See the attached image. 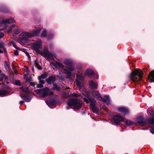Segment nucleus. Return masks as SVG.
Segmentation results:
<instances>
[{
    "label": "nucleus",
    "instance_id": "nucleus-1",
    "mask_svg": "<svg viewBox=\"0 0 154 154\" xmlns=\"http://www.w3.org/2000/svg\"><path fill=\"white\" fill-rule=\"evenodd\" d=\"M143 72L140 69L136 70L132 72L131 76V79L134 82H138L142 80Z\"/></svg>",
    "mask_w": 154,
    "mask_h": 154
},
{
    "label": "nucleus",
    "instance_id": "nucleus-2",
    "mask_svg": "<svg viewBox=\"0 0 154 154\" xmlns=\"http://www.w3.org/2000/svg\"><path fill=\"white\" fill-rule=\"evenodd\" d=\"M68 106L66 107V109H68L70 108V106H73L74 109L75 110L78 109H80L82 106V103L77 99H72L69 100L67 103Z\"/></svg>",
    "mask_w": 154,
    "mask_h": 154
},
{
    "label": "nucleus",
    "instance_id": "nucleus-3",
    "mask_svg": "<svg viewBox=\"0 0 154 154\" xmlns=\"http://www.w3.org/2000/svg\"><path fill=\"white\" fill-rule=\"evenodd\" d=\"M76 78L75 80L77 87L80 91L83 90L84 89V86L83 85V82L84 80V76L82 74H76Z\"/></svg>",
    "mask_w": 154,
    "mask_h": 154
},
{
    "label": "nucleus",
    "instance_id": "nucleus-4",
    "mask_svg": "<svg viewBox=\"0 0 154 154\" xmlns=\"http://www.w3.org/2000/svg\"><path fill=\"white\" fill-rule=\"evenodd\" d=\"M38 53L41 56L51 60L53 59L54 57H55L56 56L54 54L50 53L46 48H45L43 51H40Z\"/></svg>",
    "mask_w": 154,
    "mask_h": 154
},
{
    "label": "nucleus",
    "instance_id": "nucleus-5",
    "mask_svg": "<svg viewBox=\"0 0 154 154\" xmlns=\"http://www.w3.org/2000/svg\"><path fill=\"white\" fill-rule=\"evenodd\" d=\"M35 91L37 94L41 95L43 97L53 94L52 92H49V89L47 87L42 89H36Z\"/></svg>",
    "mask_w": 154,
    "mask_h": 154
},
{
    "label": "nucleus",
    "instance_id": "nucleus-6",
    "mask_svg": "<svg viewBox=\"0 0 154 154\" xmlns=\"http://www.w3.org/2000/svg\"><path fill=\"white\" fill-rule=\"evenodd\" d=\"M43 45V42L41 40H38L35 42L32 45V49L37 53H38L42 49Z\"/></svg>",
    "mask_w": 154,
    "mask_h": 154
},
{
    "label": "nucleus",
    "instance_id": "nucleus-7",
    "mask_svg": "<svg viewBox=\"0 0 154 154\" xmlns=\"http://www.w3.org/2000/svg\"><path fill=\"white\" fill-rule=\"evenodd\" d=\"M89 100L91 102V106L92 110L94 112L97 113L98 112V111L95 106L96 103L95 100L93 98H91L89 99Z\"/></svg>",
    "mask_w": 154,
    "mask_h": 154
},
{
    "label": "nucleus",
    "instance_id": "nucleus-8",
    "mask_svg": "<svg viewBox=\"0 0 154 154\" xmlns=\"http://www.w3.org/2000/svg\"><path fill=\"white\" fill-rule=\"evenodd\" d=\"M113 119L116 125H119L120 122L124 120V119L121 116L118 115L113 116Z\"/></svg>",
    "mask_w": 154,
    "mask_h": 154
},
{
    "label": "nucleus",
    "instance_id": "nucleus-9",
    "mask_svg": "<svg viewBox=\"0 0 154 154\" xmlns=\"http://www.w3.org/2000/svg\"><path fill=\"white\" fill-rule=\"evenodd\" d=\"M137 121L140 125L142 126H145L147 124L146 120L142 117L138 118L137 119Z\"/></svg>",
    "mask_w": 154,
    "mask_h": 154
},
{
    "label": "nucleus",
    "instance_id": "nucleus-10",
    "mask_svg": "<svg viewBox=\"0 0 154 154\" xmlns=\"http://www.w3.org/2000/svg\"><path fill=\"white\" fill-rule=\"evenodd\" d=\"M14 20L12 18H9L6 20H3L1 23H0V28L1 25L3 24L6 25L7 24H10L12 23H14Z\"/></svg>",
    "mask_w": 154,
    "mask_h": 154
},
{
    "label": "nucleus",
    "instance_id": "nucleus-11",
    "mask_svg": "<svg viewBox=\"0 0 154 154\" xmlns=\"http://www.w3.org/2000/svg\"><path fill=\"white\" fill-rule=\"evenodd\" d=\"M92 95L97 100L101 101L102 100V98L100 94L98 92L95 91H93L92 93Z\"/></svg>",
    "mask_w": 154,
    "mask_h": 154
},
{
    "label": "nucleus",
    "instance_id": "nucleus-12",
    "mask_svg": "<svg viewBox=\"0 0 154 154\" xmlns=\"http://www.w3.org/2000/svg\"><path fill=\"white\" fill-rule=\"evenodd\" d=\"M23 39H28V38L33 36V35L31 32H24L22 33Z\"/></svg>",
    "mask_w": 154,
    "mask_h": 154
},
{
    "label": "nucleus",
    "instance_id": "nucleus-13",
    "mask_svg": "<svg viewBox=\"0 0 154 154\" xmlns=\"http://www.w3.org/2000/svg\"><path fill=\"white\" fill-rule=\"evenodd\" d=\"M118 111L125 115L128 114L129 112V111L127 109L123 107L119 108L118 109Z\"/></svg>",
    "mask_w": 154,
    "mask_h": 154
},
{
    "label": "nucleus",
    "instance_id": "nucleus-14",
    "mask_svg": "<svg viewBox=\"0 0 154 154\" xmlns=\"http://www.w3.org/2000/svg\"><path fill=\"white\" fill-rule=\"evenodd\" d=\"M89 85L91 88L92 89H97L98 87V84L96 82H94L91 81L89 82Z\"/></svg>",
    "mask_w": 154,
    "mask_h": 154
},
{
    "label": "nucleus",
    "instance_id": "nucleus-15",
    "mask_svg": "<svg viewBox=\"0 0 154 154\" xmlns=\"http://www.w3.org/2000/svg\"><path fill=\"white\" fill-rule=\"evenodd\" d=\"M55 78L53 76H51L46 79L47 82L49 84L54 83L55 81Z\"/></svg>",
    "mask_w": 154,
    "mask_h": 154
},
{
    "label": "nucleus",
    "instance_id": "nucleus-16",
    "mask_svg": "<svg viewBox=\"0 0 154 154\" xmlns=\"http://www.w3.org/2000/svg\"><path fill=\"white\" fill-rule=\"evenodd\" d=\"M85 75L87 76L91 77L94 75V73L93 71L90 69H88L86 70Z\"/></svg>",
    "mask_w": 154,
    "mask_h": 154
},
{
    "label": "nucleus",
    "instance_id": "nucleus-17",
    "mask_svg": "<svg viewBox=\"0 0 154 154\" xmlns=\"http://www.w3.org/2000/svg\"><path fill=\"white\" fill-rule=\"evenodd\" d=\"M149 78L150 82H154V70L150 72Z\"/></svg>",
    "mask_w": 154,
    "mask_h": 154
},
{
    "label": "nucleus",
    "instance_id": "nucleus-18",
    "mask_svg": "<svg viewBox=\"0 0 154 154\" xmlns=\"http://www.w3.org/2000/svg\"><path fill=\"white\" fill-rule=\"evenodd\" d=\"M64 63L66 65V67L72 65V61L70 59H66L64 60Z\"/></svg>",
    "mask_w": 154,
    "mask_h": 154
},
{
    "label": "nucleus",
    "instance_id": "nucleus-19",
    "mask_svg": "<svg viewBox=\"0 0 154 154\" xmlns=\"http://www.w3.org/2000/svg\"><path fill=\"white\" fill-rule=\"evenodd\" d=\"M153 115L151 116V117L149 119L148 121V122L149 123L152 124H154V112H153Z\"/></svg>",
    "mask_w": 154,
    "mask_h": 154
},
{
    "label": "nucleus",
    "instance_id": "nucleus-20",
    "mask_svg": "<svg viewBox=\"0 0 154 154\" xmlns=\"http://www.w3.org/2000/svg\"><path fill=\"white\" fill-rule=\"evenodd\" d=\"M61 95L63 97H67L70 96V94L68 91H63L61 94Z\"/></svg>",
    "mask_w": 154,
    "mask_h": 154
},
{
    "label": "nucleus",
    "instance_id": "nucleus-21",
    "mask_svg": "<svg viewBox=\"0 0 154 154\" xmlns=\"http://www.w3.org/2000/svg\"><path fill=\"white\" fill-rule=\"evenodd\" d=\"M63 70L64 71V73L66 75V76L69 77H70L71 75V72L68 70L66 68H64L63 69Z\"/></svg>",
    "mask_w": 154,
    "mask_h": 154
},
{
    "label": "nucleus",
    "instance_id": "nucleus-22",
    "mask_svg": "<svg viewBox=\"0 0 154 154\" xmlns=\"http://www.w3.org/2000/svg\"><path fill=\"white\" fill-rule=\"evenodd\" d=\"M21 97L25 100L27 102H29L31 100V98L29 96H27L25 95H21Z\"/></svg>",
    "mask_w": 154,
    "mask_h": 154
},
{
    "label": "nucleus",
    "instance_id": "nucleus-23",
    "mask_svg": "<svg viewBox=\"0 0 154 154\" xmlns=\"http://www.w3.org/2000/svg\"><path fill=\"white\" fill-rule=\"evenodd\" d=\"M20 88L22 91L27 94H29L30 92L28 88L25 86H23Z\"/></svg>",
    "mask_w": 154,
    "mask_h": 154
},
{
    "label": "nucleus",
    "instance_id": "nucleus-24",
    "mask_svg": "<svg viewBox=\"0 0 154 154\" xmlns=\"http://www.w3.org/2000/svg\"><path fill=\"white\" fill-rule=\"evenodd\" d=\"M20 32V29L18 28H16L14 29V31H12V34L13 35H15L18 34Z\"/></svg>",
    "mask_w": 154,
    "mask_h": 154
},
{
    "label": "nucleus",
    "instance_id": "nucleus-25",
    "mask_svg": "<svg viewBox=\"0 0 154 154\" xmlns=\"http://www.w3.org/2000/svg\"><path fill=\"white\" fill-rule=\"evenodd\" d=\"M7 79L8 78L7 76H6L3 73H1V71H0V81H2L4 79Z\"/></svg>",
    "mask_w": 154,
    "mask_h": 154
},
{
    "label": "nucleus",
    "instance_id": "nucleus-26",
    "mask_svg": "<svg viewBox=\"0 0 154 154\" xmlns=\"http://www.w3.org/2000/svg\"><path fill=\"white\" fill-rule=\"evenodd\" d=\"M103 101L106 102L108 104H109L110 103V101L109 98L107 96H105L104 97Z\"/></svg>",
    "mask_w": 154,
    "mask_h": 154
},
{
    "label": "nucleus",
    "instance_id": "nucleus-27",
    "mask_svg": "<svg viewBox=\"0 0 154 154\" xmlns=\"http://www.w3.org/2000/svg\"><path fill=\"white\" fill-rule=\"evenodd\" d=\"M34 63L36 67H37L38 69L39 70H41L42 69V67L39 65L38 61L36 60L34 62Z\"/></svg>",
    "mask_w": 154,
    "mask_h": 154
},
{
    "label": "nucleus",
    "instance_id": "nucleus-28",
    "mask_svg": "<svg viewBox=\"0 0 154 154\" xmlns=\"http://www.w3.org/2000/svg\"><path fill=\"white\" fill-rule=\"evenodd\" d=\"M40 29H39L33 30L32 32V33L33 35V36L38 35L40 32Z\"/></svg>",
    "mask_w": 154,
    "mask_h": 154
},
{
    "label": "nucleus",
    "instance_id": "nucleus-29",
    "mask_svg": "<svg viewBox=\"0 0 154 154\" xmlns=\"http://www.w3.org/2000/svg\"><path fill=\"white\" fill-rule=\"evenodd\" d=\"M8 91L6 90H0V96H3L7 94Z\"/></svg>",
    "mask_w": 154,
    "mask_h": 154
},
{
    "label": "nucleus",
    "instance_id": "nucleus-30",
    "mask_svg": "<svg viewBox=\"0 0 154 154\" xmlns=\"http://www.w3.org/2000/svg\"><path fill=\"white\" fill-rule=\"evenodd\" d=\"M47 77V75L46 74H42L38 77V79H45Z\"/></svg>",
    "mask_w": 154,
    "mask_h": 154
},
{
    "label": "nucleus",
    "instance_id": "nucleus-31",
    "mask_svg": "<svg viewBox=\"0 0 154 154\" xmlns=\"http://www.w3.org/2000/svg\"><path fill=\"white\" fill-rule=\"evenodd\" d=\"M51 66L53 68L54 70H56L57 69V67L56 66V64L53 63H50Z\"/></svg>",
    "mask_w": 154,
    "mask_h": 154
},
{
    "label": "nucleus",
    "instance_id": "nucleus-32",
    "mask_svg": "<svg viewBox=\"0 0 154 154\" xmlns=\"http://www.w3.org/2000/svg\"><path fill=\"white\" fill-rule=\"evenodd\" d=\"M56 64L59 67L61 68H63L64 67V66L60 62L56 61Z\"/></svg>",
    "mask_w": 154,
    "mask_h": 154
},
{
    "label": "nucleus",
    "instance_id": "nucleus-33",
    "mask_svg": "<svg viewBox=\"0 0 154 154\" xmlns=\"http://www.w3.org/2000/svg\"><path fill=\"white\" fill-rule=\"evenodd\" d=\"M69 70L71 71H74L75 69V68L74 66L72 65H70V66H68L67 67Z\"/></svg>",
    "mask_w": 154,
    "mask_h": 154
},
{
    "label": "nucleus",
    "instance_id": "nucleus-34",
    "mask_svg": "<svg viewBox=\"0 0 154 154\" xmlns=\"http://www.w3.org/2000/svg\"><path fill=\"white\" fill-rule=\"evenodd\" d=\"M47 34V32L45 30H44L42 32L41 35V36L42 37H45Z\"/></svg>",
    "mask_w": 154,
    "mask_h": 154
},
{
    "label": "nucleus",
    "instance_id": "nucleus-35",
    "mask_svg": "<svg viewBox=\"0 0 154 154\" xmlns=\"http://www.w3.org/2000/svg\"><path fill=\"white\" fill-rule=\"evenodd\" d=\"M46 103L49 107L51 108V106L53 105V103H51L50 100L46 101Z\"/></svg>",
    "mask_w": 154,
    "mask_h": 154
},
{
    "label": "nucleus",
    "instance_id": "nucleus-36",
    "mask_svg": "<svg viewBox=\"0 0 154 154\" xmlns=\"http://www.w3.org/2000/svg\"><path fill=\"white\" fill-rule=\"evenodd\" d=\"M14 27L15 25L14 24L12 25L11 27L8 30V32L9 33L11 32H12V29Z\"/></svg>",
    "mask_w": 154,
    "mask_h": 154
},
{
    "label": "nucleus",
    "instance_id": "nucleus-37",
    "mask_svg": "<svg viewBox=\"0 0 154 154\" xmlns=\"http://www.w3.org/2000/svg\"><path fill=\"white\" fill-rule=\"evenodd\" d=\"M125 122L126 123V124L127 125H133V122L130 121H129V120L126 121Z\"/></svg>",
    "mask_w": 154,
    "mask_h": 154
},
{
    "label": "nucleus",
    "instance_id": "nucleus-38",
    "mask_svg": "<svg viewBox=\"0 0 154 154\" xmlns=\"http://www.w3.org/2000/svg\"><path fill=\"white\" fill-rule=\"evenodd\" d=\"M78 95L75 93H71L70 94L69 97H78Z\"/></svg>",
    "mask_w": 154,
    "mask_h": 154
},
{
    "label": "nucleus",
    "instance_id": "nucleus-39",
    "mask_svg": "<svg viewBox=\"0 0 154 154\" xmlns=\"http://www.w3.org/2000/svg\"><path fill=\"white\" fill-rule=\"evenodd\" d=\"M4 29H5L4 28L0 29V39L2 38L4 35V34L3 33L1 32V31L2 30Z\"/></svg>",
    "mask_w": 154,
    "mask_h": 154
},
{
    "label": "nucleus",
    "instance_id": "nucleus-40",
    "mask_svg": "<svg viewBox=\"0 0 154 154\" xmlns=\"http://www.w3.org/2000/svg\"><path fill=\"white\" fill-rule=\"evenodd\" d=\"M38 80L39 81V83H40V84H42V85L43 84H44L45 81H44V80H43V79H38Z\"/></svg>",
    "mask_w": 154,
    "mask_h": 154
},
{
    "label": "nucleus",
    "instance_id": "nucleus-41",
    "mask_svg": "<svg viewBox=\"0 0 154 154\" xmlns=\"http://www.w3.org/2000/svg\"><path fill=\"white\" fill-rule=\"evenodd\" d=\"M53 89H56L57 90H59V88L58 87L56 84H54V85Z\"/></svg>",
    "mask_w": 154,
    "mask_h": 154
},
{
    "label": "nucleus",
    "instance_id": "nucleus-42",
    "mask_svg": "<svg viewBox=\"0 0 154 154\" xmlns=\"http://www.w3.org/2000/svg\"><path fill=\"white\" fill-rule=\"evenodd\" d=\"M15 84L16 85L20 86L21 85V83L19 80L16 81L15 82Z\"/></svg>",
    "mask_w": 154,
    "mask_h": 154
},
{
    "label": "nucleus",
    "instance_id": "nucleus-43",
    "mask_svg": "<svg viewBox=\"0 0 154 154\" xmlns=\"http://www.w3.org/2000/svg\"><path fill=\"white\" fill-rule=\"evenodd\" d=\"M5 69L7 70L9 69V66L7 63H6L5 64Z\"/></svg>",
    "mask_w": 154,
    "mask_h": 154
},
{
    "label": "nucleus",
    "instance_id": "nucleus-44",
    "mask_svg": "<svg viewBox=\"0 0 154 154\" xmlns=\"http://www.w3.org/2000/svg\"><path fill=\"white\" fill-rule=\"evenodd\" d=\"M43 87V85L42 84H39L37 85V87L38 88H42Z\"/></svg>",
    "mask_w": 154,
    "mask_h": 154
},
{
    "label": "nucleus",
    "instance_id": "nucleus-45",
    "mask_svg": "<svg viewBox=\"0 0 154 154\" xmlns=\"http://www.w3.org/2000/svg\"><path fill=\"white\" fill-rule=\"evenodd\" d=\"M5 46H4V44L3 43H0V48H3Z\"/></svg>",
    "mask_w": 154,
    "mask_h": 154
},
{
    "label": "nucleus",
    "instance_id": "nucleus-46",
    "mask_svg": "<svg viewBox=\"0 0 154 154\" xmlns=\"http://www.w3.org/2000/svg\"><path fill=\"white\" fill-rule=\"evenodd\" d=\"M18 51L16 50L14 52V54L16 56L18 55Z\"/></svg>",
    "mask_w": 154,
    "mask_h": 154
},
{
    "label": "nucleus",
    "instance_id": "nucleus-47",
    "mask_svg": "<svg viewBox=\"0 0 154 154\" xmlns=\"http://www.w3.org/2000/svg\"><path fill=\"white\" fill-rule=\"evenodd\" d=\"M150 131L152 134H154V129L152 128L150 130Z\"/></svg>",
    "mask_w": 154,
    "mask_h": 154
},
{
    "label": "nucleus",
    "instance_id": "nucleus-48",
    "mask_svg": "<svg viewBox=\"0 0 154 154\" xmlns=\"http://www.w3.org/2000/svg\"><path fill=\"white\" fill-rule=\"evenodd\" d=\"M30 85L32 86H34L35 85V83L34 82H31L30 83Z\"/></svg>",
    "mask_w": 154,
    "mask_h": 154
},
{
    "label": "nucleus",
    "instance_id": "nucleus-49",
    "mask_svg": "<svg viewBox=\"0 0 154 154\" xmlns=\"http://www.w3.org/2000/svg\"><path fill=\"white\" fill-rule=\"evenodd\" d=\"M84 100L87 103H88V100L86 98H84Z\"/></svg>",
    "mask_w": 154,
    "mask_h": 154
},
{
    "label": "nucleus",
    "instance_id": "nucleus-50",
    "mask_svg": "<svg viewBox=\"0 0 154 154\" xmlns=\"http://www.w3.org/2000/svg\"><path fill=\"white\" fill-rule=\"evenodd\" d=\"M25 71H26V72L27 73H29V69H28V68H26Z\"/></svg>",
    "mask_w": 154,
    "mask_h": 154
},
{
    "label": "nucleus",
    "instance_id": "nucleus-51",
    "mask_svg": "<svg viewBox=\"0 0 154 154\" xmlns=\"http://www.w3.org/2000/svg\"><path fill=\"white\" fill-rule=\"evenodd\" d=\"M53 37V35H48V38L49 39H51Z\"/></svg>",
    "mask_w": 154,
    "mask_h": 154
},
{
    "label": "nucleus",
    "instance_id": "nucleus-52",
    "mask_svg": "<svg viewBox=\"0 0 154 154\" xmlns=\"http://www.w3.org/2000/svg\"><path fill=\"white\" fill-rule=\"evenodd\" d=\"M3 49L4 51L6 53L7 52L6 50V48L5 47H4L3 48Z\"/></svg>",
    "mask_w": 154,
    "mask_h": 154
},
{
    "label": "nucleus",
    "instance_id": "nucleus-53",
    "mask_svg": "<svg viewBox=\"0 0 154 154\" xmlns=\"http://www.w3.org/2000/svg\"><path fill=\"white\" fill-rule=\"evenodd\" d=\"M13 46L16 49H19V48L16 47V45H15V44H13Z\"/></svg>",
    "mask_w": 154,
    "mask_h": 154
},
{
    "label": "nucleus",
    "instance_id": "nucleus-54",
    "mask_svg": "<svg viewBox=\"0 0 154 154\" xmlns=\"http://www.w3.org/2000/svg\"><path fill=\"white\" fill-rule=\"evenodd\" d=\"M102 108H103V109H105L106 110V111H107V109L104 106H103L102 107Z\"/></svg>",
    "mask_w": 154,
    "mask_h": 154
},
{
    "label": "nucleus",
    "instance_id": "nucleus-55",
    "mask_svg": "<svg viewBox=\"0 0 154 154\" xmlns=\"http://www.w3.org/2000/svg\"><path fill=\"white\" fill-rule=\"evenodd\" d=\"M24 103V102L23 101H20V104H22Z\"/></svg>",
    "mask_w": 154,
    "mask_h": 154
},
{
    "label": "nucleus",
    "instance_id": "nucleus-56",
    "mask_svg": "<svg viewBox=\"0 0 154 154\" xmlns=\"http://www.w3.org/2000/svg\"><path fill=\"white\" fill-rule=\"evenodd\" d=\"M32 71L34 72V69L33 66H32Z\"/></svg>",
    "mask_w": 154,
    "mask_h": 154
},
{
    "label": "nucleus",
    "instance_id": "nucleus-57",
    "mask_svg": "<svg viewBox=\"0 0 154 154\" xmlns=\"http://www.w3.org/2000/svg\"><path fill=\"white\" fill-rule=\"evenodd\" d=\"M3 52V51L0 49V53H2Z\"/></svg>",
    "mask_w": 154,
    "mask_h": 154
},
{
    "label": "nucleus",
    "instance_id": "nucleus-58",
    "mask_svg": "<svg viewBox=\"0 0 154 154\" xmlns=\"http://www.w3.org/2000/svg\"><path fill=\"white\" fill-rule=\"evenodd\" d=\"M26 55L27 56H29V54L27 53V52H26Z\"/></svg>",
    "mask_w": 154,
    "mask_h": 154
},
{
    "label": "nucleus",
    "instance_id": "nucleus-59",
    "mask_svg": "<svg viewBox=\"0 0 154 154\" xmlns=\"http://www.w3.org/2000/svg\"><path fill=\"white\" fill-rule=\"evenodd\" d=\"M95 78H96L95 77H94ZM98 78V77H97V78Z\"/></svg>",
    "mask_w": 154,
    "mask_h": 154
}]
</instances>
